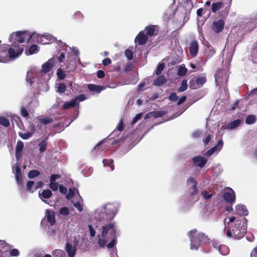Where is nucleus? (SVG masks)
<instances>
[{
    "mask_svg": "<svg viewBox=\"0 0 257 257\" xmlns=\"http://www.w3.org/2000/svg\"><path fill=\"white\" fill-rule=\"evenodd\" d=\"M1 41H0V43ZM23 45H13L3 44L0 46V62L7 63L18 58L24 51Z\"/></svg>",
    "mask_w": 257,
    "mask_h": 257,
    "instance_id": "nucleus-1",
    "label": "nucleus"
},
{
    "mask_svg": "<svg viewBox=\"0 0 257 257\" xmlns=\"http://www.w3.org/2000/svg\"><path fill=\"white\" fill-rule=\"evenodd\" d=\"M94 227L99 229H102L100 235H98V244L99 247L103 248L108 242V239L107 235L108 233H114L116 230L114 222L105 221L102 220H96Z\"/></svg>",
    "mask_w": 257,
    "mask_h": 257,
    "instance_id": "nucleus-2",
    "label": "nucleus"
},
{
    "mask_svg": "<svg viewBox=\"0 0 257 257\" xmlns=\"http://www.w3.org/2000/svg\"><path fill=\"white\" fill-rule=\"evenodd\" d=\"M118 210V206L113 203H107L98 207L94 212V217L96 220L111 221Z\"/></svg>",
    "mask_w": 257,
    "mask_h": 257,
    "instance_id": "nucleus-3",
    "label": "nucleus"
},
{
    "mask_svg": "<svg viewBox=\"0 0 257 257\" xmlns=\"http://www.w3.org/2000/svg\"><path fill=\"white\" fill-rule=\"evenodd\" d=\"M190 241V248L197 250L203 242L208 240L207 236L203 233L198 232L196 229L191 230L188 233Z\"/></svg>",
    "mask_w": 257,
    "mask_h": 257,
    "instance_id": "nucleus-4",
    "label": "nucleus"
},
{
    "mask_svg": "<svg viewBox=\"0 0 257 257\" xmlns=\"http://www.w3.org/2000/svg\"><path fill=\"white\" fill-rule=\"evenodd\" d=\"M36 33L31 34L28 31H17L11 34L9 37V41L13 45H16V43H23L25 42H29L31 39L34 41V38Z\"/></svg>",
    "mask_w": 257,
    "mask_h": 257,
    "instance_id": "nucleus-5",
    "label": "nucleus"
},
{
    "mask_svg": "<svg viewBox=\"0 0 257 257\" xmlns=\"http://www.w3.org/2000/svg\"><path fill=\"white\" fill-rule=\"evenodd\" d=\"M245 218H243L242 221L236 220L234 227L232 229L233 235L230 230H228L226 233L227 236L228 237L232 236L235 239H240L243 237L246 232V226L245 224Z\"/></svg>",
    "mask_w": 257,
    "mask_h": 257,
    "instance_id": "nucleus-6",
    "label": "nucleus"
},
{
    "mask_svg": "<svg viewBox=\"0 0 257 257\" xmlns=\"http://www.w3.org/2000/svg\"><path fill=\"white\" fill-rule=\"evenodd\" d=\"M68 200H71L73 205L80 212L83 210V201L82 197L79 194L78 190L76 188H70L68 193L66 195Z\"/></svg>",
    "mask_w": 257,
    "mask_h": 257,
    "instance_id": "nucleus-7",
    "label": "nucleus"
},
{
    "mask_svg": "<svg viewBox=\"0 0 257 257\" xmlns=\"http://www.w3.org/2000/svg\"><path fill=\"white\" fill-rule=\"evenodd\" d=\"M187 185L189 187L187 194L188 199L191 203H194L199 199L197 188V183L192 177L189 178L187 180Z\"/></svg>",
    "mask_w": 257,
    "mask_h": 257,
    "instance_id": "nucleus-8",
    "label": "nucleus"
},
{
    "mask_svg": "<svg viewBox=\"0 0 257 257\" xmlns=\"http://www.w3.org/2000/svg\"><path fill=\"white\" fill-rule=\"evenodd\" d=\"M54 37L48 33L44 34L42 35L36 33L34 38V41L38 43H41L42 44H48L51 42L54 41Z\"/></svg>",
    "mask_w": 257,
    "mask_h": 257,
    "instance_id": "nucleus-9",
    "label": "nucleus"
},
{
    "mask_svg": "<svg viewBox=\"0 0 257 257\" xmlns=\"http://www.w3.org/2000/svg\"><path fill=\"white\" fill-rule=\"evenodd\" d=\"M223 199L225 202L234 203L235 201V194L234 191L230 188H227L223 193Z\"/></svg>",
    "mask_w": 257,
    "mask_h": 257,
    "instance_id": "nucleus-10",
    "label": "nucleus"
},
{
    "mask_svg": "<svg viewBox=\"0 0 257 257\" xmlns=\"http://www.w3.org/2000/svg\"><path fill=\"white\" fill-rule=\"evenodd\" d=\"M12 246L7 244L6 241L0 240V257H7L8 252L10 250Z\"/></svg>",
    "mask_w": 257,
    "mask_h": 257,
    "instance_id": "nucleus-11",
    "label": "nucleus"
},
{
    "mask_svg": "<svg viewBox=\"0 0 257 257\" xmlns=\"http://www.w3.org/2000/svg\"><path fill=\"white\" fill-rule=\"evenodd\" d=\"M223 145V141L222 140H219L217 144L215 147L205 153L204 156L209 157L214 153L217 154L222 149Z\"/></svg>",
    "mask_w": 257,
    "mask_h": 257,
    "instance_id": "nucleus-12",
    "label": "nucleus"
},
{
    "mask_svg": "<svg viewBox=\"0 0 257 257\" xmlns=\"http://www.w3.org/2000/svg\"><path fill=\"white\" fill-rule=\"evenodd\" d=\"M224 23L223 20H219L213 22L212 26V30L217 33L221 32L224 28Z\"/></svg>",
    "mask_w": 257,
    "mask_h": 257,
    "instance_id": "nucleus-13",
    "label": "nucleus"
},
{
    "mask_svg": "<svg viewBox=\"0 0 257 257\" xmlns=\"http://www.w3.org/2000/svg\"><path fill=\"white\" fill-rule=\"evenodd\" d=\"M192 161L196 166L200 168L203 167L207 163V159L201 156L194 157Z\"/></svg>",
    "mask_w": 257,
    "mask_h": 257,
    "instance_id": "nucleus-14",
    "label": "nucleus"
},
{
    "mask_svg": "<svg viewBox=\"0 0 257 257\" xmlns=\"http://www.w3.org/2000/svg\"><path fill=\"white\" fill-rule=\"evenodd\" d=\"M65 251L67 253L68 257H74L76 254V245L67 242L66 244Z\"/></svg>",
    "mask_w": 257,
    "mask_h": 257,
    "instance_id": "nucleus-15",
    "label": "nucleus"
},
{
    "mask_svg": "<svg viewBox=\"0 0 257 257\" xmlns=\"http://www.w3.org/2000/svg\"><path fill=\"white\" fill-rule=\"evenodd\" d=\"M54 59L53 58L49 59L47 62L43 64L42 66V72L46 73L49 72L50 70L54 67Z\"/></svg>",
    "mask_w": 257,
    "mask_h": 257,
    "instance_id": "nucleus-16",
    "label": "nucleus"
},
{
    "mask_svg": "<svg viewBox=\"0 0 257 257\" xmlns=\"http://www.w3.org/2000/svg\"><path fill=\"white\" fill-rule=\"evenodd\" d=\"M148 40L147 36L145 34L144 31H141L139 33L135 39V42L138 43L140 45L145 44Z\"/></svg>",
    "mask_w": 257,
    "mask_h": 257,
    "instance_id": "nucleus-17",
    "label": "nucleus"
},
{
    "mask_svg": "<svg viewBox=\"0 0 257 257\" xmlns=\"http://www.w3.org/2000/svg\"><path fill=\"white\" fill-rule=\"evenodd\" d=\"M241 123V120L240 119H236L235 120L232 121L230 122H229L225 125L222 126L221 128L226 129V130H234Z\"/></svg>",
    "mask_w": 257,
    "mask_h": 257,
    "instance_id": "nucleus-18",
    "label": "nucleus"
},
{
    "mask_svg": "<svg viewBox=\"0 0 257 257\" xmlns=\"http://www.w3.org/2000/svg\"><path fill=\"white\" fill-rule=\"evenodd\" d=\"M189 51L193 57H195L198 52V43L195 40L191 42L190 45Z\"/></svg>",
    "mask_w": 257,
    "mask_h": 257,
    "instance_id": "nucleus-19",
    "label": "nucleus"
},
{
    "mask_svg": "<svg viewBox=\"0 0 257 257\" xmlns=\"http://www.w3.org/2000/svg\"><path fill=\"white\" fill-rule=\"evenodd\" d=\"M235 213L240 215L246 216L248 214V211L244 205L239 204L235 207Z\"/></svg>",
    "mask_w": 257,
    "mask_h": 257,
    "instance_id": "nucleus-20",
    "label": "nucleus"
},
{
    "mask_svg": "<svg viewBox=\"0 0 257 257\" xmlns=\"http://www.w3.org/2000/svg\"><path fill=\"white\" fill-rule=\"evenodd\" d=\"M13 172L16 175V177L18 183H19L21 180L22 174L21 169L18 164L14 165L12 167Z\"/></svg>",
    "mask_w": 257,
    "mask_h": 257,
    "instance_id": "nucleus-21",
    "label": "nucleus"
},
{
    "mask_svg": "<svg viewBox=\"0 0 257 257\" xmlns=\"http://www.w3.org/2000/svg\"><path fill=\"white\" fill-rule=\"evenodd\" d=\"M46 217L48 222H49L51 225H53L55 222V215L53 211L46 210Z\"/></svg>",
    "mask_w": 257,
    "mask_h": 257,
    "instance_id": "nucleus-22",
    "label": "nucleus"
},
{
    "mask_svg": "<svg viewBox=\"0 0 257 257\" xmlns=\"http://www.w3.org/2000/svg\"><path fill=\"white\" fill-rule=\"evenodd\" d=\"M164 115L163 111H152L146 114L145 119L150 118H158Z\"/></svg>",
    "mask_w": 257,
    "mask_h": 257,
    "instance_id": "nucleus-23",
    "label": "nucleus"
},
{
    "mask_svg": "<svg viewBox=\"0 0 257 257\" xmlns=\"http://www.w3.org/2000/svg\"><path fill=\"white\" fill-rule=\"evenodd\" d=\"M144 31H146L147 35L151 37L156 35L157 34V31L155 26H151L146 27Z\"/></svg>",
    "mask_w": 257,
    "mask_h": 257,
    "instance_id": "nucleus-24",
    "label": "nucleus"
},
{
    "mask_svg": "<svg viewBox=\"0 0 257 257\" xmlns=\"http://www.w3.org/2000/svg\"><path fill=\"white\" fill-rule=\"evenodd\" d=\"M87 87L90 91H95L97 93L100 92L102 90L104 89L103 86L92 84H88Z\"/></svg>",
    "mask_w": 257,
    "mask_h": 257,
    "instance_id": "nucleus-25",
    "label": "nucleus"
},
{
    "mask_svg": "<svg viewBox=\"0 0 257 257\" xmlns=\"http://www.w3.org/2000/svg\"><path fill=\"white\" fill-rule=\"evenodd\" d=\"M107 139H104L103 140L100 142L94 148V150L98 151L99 149L100 151L104 150L109 145L107 144Z\"/></svg>",
    "mask_w": 257,
    "mask_h": 257,
    "instance_id": "nucleus-26",
    "label": "nucleus"
},
{
    "mask_svg": "<svg viewBox=\"0 0 257 257\" xmlns=\"http://www.w3.org/2000/svg\"><path fill=\"white\" fill-rule=\"evenodd\" d=\"M52 193L51 190L49 189L44 190L41 194L39 193V196L44 202L46 203V201H44L43 199L49 198L52 196Z\"/></svg>",
    "mask_w": 257,
    "mask_h": 257,
    "instance_id": "nucleus-27",
    "label": "nucleus"
},
{
    "mask_svg": "<svg viewBox=\"0 0 257 257\" xmlns=\"http://www.w3.org/2000/svg\"><path fill=\"white\" fill-rule=\"evenodd\" d=\"M167 81L166 79L163 76L157 77L153 81V84L157 86H160L165 84Z\"/></svg>",
    "mask_w": 257,
    "mask_h": 257,
    "instance_id": "nucleus-28",
    "label": "nucleus"
},
{
    "mask_svg": "<svg viewBox=\"0 0 257 257\" xmlns=\"http://www.w3.org/2000/svg\"><path fill=\"white\" fill-rule=\"evenodd\" d=\"M218 250L219 253L223 255H226L228 254L229 252L228 247L225 245H219Z\"/></svg>",
    "mask_w": 257,
    "mask_h": 257,
    "instance_id": "nucleus-29",
    "label": "nucleus"
},
{
    "mask_svg": "<svg viewBox=\"0 0 257 257\" xmlns=\"http://www.w3.org/2000/svg\"><path fill=\"white\" fill-rule=\"evenodd\" d=\"M35 78L34 77V72L32 70L28 71L27 72V75L26 80L31 85L35 81Z\"/></svg>",
    "mask_w": 257,
    "mask_h": 257,
    "instance_id": "nucleus-30",
    "label": "nucleus"
},
{
    "mask_svg": "<svg viewBox=\"0 0 257 257\" xmlns=\"http://www.w3.org/2000/svg\"><path fill=\"white\" fill-rule=\"evenodd\" d=\"M47 138H46L45 139L41 141L38 144V146L39 148V150L41 153L44 152L46 149L47 146Z\"/></svg>",
    "mask_w": 257,
    "mask_h": 257,
    "instance_id": "nucleus-31",
    "label": "nucleus"
},
{
    "mask_svg": "<svg viewBox=\"0 0 257 257\" xmlns=\"http://www.w3.org/2000/svg\"><path fill=\"white\" fill-rule=\"evenodd\" d=\"M256 120V116L253 114L248 115L245 119V122L247 124L254 123Z\"/></svg>",
    "mask_w": 257,
    "mask_h": 257,
    "instance_id": "nucleus-32",
    "label": "nucleus"
},
{
    "mask_svg": "<svg viewBox=\"0 0 257 257\" xmlns=\"http://www.w3.org/2000/svg\"><path fill=\"white\" fill-rule=\"evenodd\" d=\"M77 104L76 103V99H72L69 102H66L63 104V108L64 109H68L70 107H73L76 105Z\"/></svg>",
    "mask_w": 257,
    "mask_h": 257,
    "instance_id": "nucleus-33",
    "label": "nucleus"
},
{
    "mask_svg": "<svg viewBox=\"0 0 257 257\" xmlns=\"http://www.w3.org/2000/svg\"><path fill=\"white\" fill-rule=\"evenodd\" d=\"M223 6V4L222 2H217L216 3H213L212 5V11L213 13H215L217 11L221 9Z\"/></svg>",
    "mask_w": 257,
    "mask_h": 257,
    "instance_id": "nucleus-34",
    "label": "nucleus"
},
{
    "mask_svg": "<svg viewBox=\"0 0 257 257\" xmlns=\"http://www.w3.org/2000/svg\"><path fill=\"white\" fill-rule=\"evenodd\" d=\"M54 257H66V254L64 251L61 249H55L52 252Z\"/></svg>",
    "mask_w": 257,
    "mask_h": 257,
    "instance_id": "nucleus-35",
    "label": "nucleus"
},
{
    "mask_svg": "<svg viewBox=\"0 0 257 257\" xmlns=\"http://www.w3.org/2000/svg\"><path fill=\"white\" fill-rule=\"evenodd\" d=\"M200 195L202 197V198L204 199L205 200L209 199L212 196V193H210L209 192L206 190L202 191L200 193Z\"/></svg>",
    "mask_w": 257,
    "mask_h": 257,
    "instance_id": "nucleus-36",
    "label": "nucleus"
},
{
    "mask_svg": "<svg viewBox=\"0 0 257 257\" xmlns=\"http://www.w3.org/2000/svg\"><path fill=\"white\" fill-rule=\"evenodd\" d=\"M187 81L186 79H184L182 81L181 85L178 88V91L180 92H183L187 89Z\"/></svg>",
    "mask_w": 257,
    "mask_h": 257,
    "instance_id": "nucleus-37",
    "label": "nucleus"
},
{
    "mask_svg": "<svg viewBox=\"0 0 257 257\" xmlns=\"http://www.w3.org/2000/svg\"><path fill=\"white\" fill-rule=\"evenodd\" d=\"M103 165L104 166H109L111 168V171H113L114 169V166L113 165V160L111 159L107 160L104 159L103 160Z\"/></svg>",
    "mask_w": 257,
    "mask_h": 257,
    "instance_id": "nucleus-38",
    "label": "nucleus"
},
{
    "mask_svg": "<svg viewBox=\"0 0 257 257\" xmlns=\"http://www.w3.org/2000/svg\"><path fill=\"white\" fill-rule=\"evenodd\" d=\"M206 81V78L205 77H200L196 79L195 81L196 84V85L198 87H200L202 86Z\"/></svg>",
    "mask_w": 257,
    "mask_h": 257,
    "instance_id": "nucleus-39",
    "label": "nucleus"
},
{
    "mask_svg": "<svg viewBox=\"0 0 257 257\" xmlns=\"http://www.w3.org/2000/svg\"><path fill=\"white\" fill-rule=\"evenodd\" d=\"M28 51L30 55L37 53L39 51L38 46L36 45L31 46L29 49Z\"/></svg>",
    "mask_w": 257,
    "mask_h": 257,
    "instance_id": "nucleus-40",
    "label": "nucleus"
},
{
    "mask_svg": "<svg viewBox=\"0 0 257 257\" xmlns=\"http://www.w3.org/2000/svg\"><path fill=\"white\" fill-rule=\"evenodd\" d=\"M0 124L4 126H8L10 125V121L6 117L0 116Z\"/></svg>",
    "mask_w": 257,
    "mask_h": 257,
    "instance_id": "nucleus-41",
    "label": "nucleus"
},
{
    "mask_svg": "<svg viewBox=\"0 0 257 257\" xmlns=\"http://www.w3.org/2000/svg\"><path fill=\"white\" fill-rule=\"evenodd\" d=\"M19 135L23 140H27L32 136L33 133L31 132H27L24 134L20 133Z\"/></svg>",
    "mask_w": 257,
    "mask_h": 257,
    "instance_id": "nucleus-42",
    "label": "nucleus"
},
{
    "mask_svg": "<svg viewBox=\"0 0 257 257\" xmlns=\"http://www.w3.org/2000/svg\"><path fill=\"white\" fill-rule=\"evenodd\" d=\"M165 67V64L164 63H160L156 70V74L157 75H159Z\"/></svg>",
    "mask_w": 257,
    "mask_h": 257,
    "instance_id": "nucleus-43",
    "label": "nucleus"
},
{
    "mask_svg": "<svg viewBox=\"0 0 257 257\" xmlns=\"http://www.w3.org/2000/svg\"><path fill=\"white\" fill-rule=\"evenodd\" d=\"M34 185V182L32 181H29L26 185V189L28 191L33 193L34 189H33V186Z\"/></svg>",
    "mask_w": 257,
    "mask_h": 257,
    "instance_id": "nucleus-44",
    "label": "nucleus"
},
{
    "mask_svg": "<svg viewBox=\"0 0 257 257\" xmlns=\"http://www.w3.org/2000/svg\"><path fill=\"white\" fill-rule=\"evenodd\" d=\"M187 69L183 66L181 65L178 69V74L179 76H184L187 73Z\"/></svg>",
    "mask_w": 257,
    "mask_h": 257,
    "instance_id": "nucleus-45",
    "label": "nucleus"
},
{
    "mask_svg": "<svg viewBox=\"0 0 257 257\" xmlns=\"http://www.w3.org/2000/svg\"><path fill=\"white\" fill-rule=\"evenodd\" d=\"M41 123L46 125L52 122L53 119L52 118L49 117H46L40 119Z\"/></svg>",
    "mask_w": 257,
    "mask_h": 257,
    "instance_id": "nucleus-46",
    "label": "nucleus"
},
{
    "mask_svg": "<svg viewBox=\"0 0 257 257\" xmlns=\"http://www.w3.org/2000/svg\"><path fill=\"white\" fill-rule=\"evenodd\" d=\"M40 175V172L36 170H32L29 172L28 177L29 178H33L35 177L38 176Z\"/></svg>",
    "mask_w": 257,
    "mask_h": 257,
    "instance_id": "nucleus-47",
    "label": "nucleus"
},
{
    "mask_svg": "<svg viewBox=\"0 0 257 257\" xmlns=\"http://www.w3.org/2000/svg\"><path fill=\"white\" fill-rule=\"evenodd\" d=\"M59 213L61 215L66 216L69 214V210L67 207H64L60 209Z\"/></svg>",
    "mask_w": 257,
    "mask_h": 257,
    "instance_id": "nucleus-48",
    "label": "nucleus"
},
{
    "mask_svg": "<svg viewBox=\"0 0 257 257\" xmlns=\"http://www.w3.org/2000/svg\"><path fill=\"white\" fill-rule=\"evenodd\" d=\"M71 59V57L68 58L67 60V63L68 65L67 67L72 69L75 67V63L74 61H72Z\"/></svg>",
    "mask_w": 257,
    "mask_h": 257,
    "instance_id": "nucleus-49",
    "label": "nucleus"
},
{
    "mask_svg": "<svg viewBox=\"0 0 257 257\" xmlns=\"http://www.w3.org/2000/svg\"><path fill=\"white\" fill-rule=\"evenodd\" d=\"M24 148V144L23 143L19 141L17 142V146L16 147V151L17 152H22Z\"/></svg>",
    "mask_w": 257,
    "mask_h": 257,
    "instance_id": "nucleus-50",
    "label": "nucleus"
},
{
    "mask_svg": "<svg viewBox=\"0 0 257 257\" xmlns=\"http://www.w3.org/2000/svg\"><path fill=\"white\" fill-rule=\"evenodd\" d=\"M59 186V184L57 182H50V183L49 184V187L53 190V191H56L57 190Z\"/></svg>",
    "mask_w": 257,
    "mask_h": 257,
    "instance_id": "nucleus-51",
    "label": "nucleus"
},
{
    "mask_svg": "<svg viewBox=\"0 0 257 257\" xmlns=\"http://www.w3.org/2000/svg\"><path fill=\"white\" fill-rule=\"evenodd\" d=\"M143 115L142 113H140L137 114L135 117L133 118L132 121L131 122V124L132 125L135 124L137 122L141 119Z\"/></svg>",
    "mask_w": 257,
    "mask_h": 257,
    "instance_id": "nucleus-52",
    "label": "nucleus"
},
{
    "mask_svg": "<svg viewBox=\"0 0 257 257\" xmlns=\"http://www.w3.org/2000/svg\"><path fill=\"white\" fill-rule=\"evenodd\" d=\"M66 90V86L64 84H60L57 87V91L60 93H64Z\"/></svg>",
    "mask_w": 257,
    "mask_h": 257,
    "instance_id": "nucleus-53",
    "label": "nucleus"
},
{
    "mask_svg": "<svg viewBox=\"0 0 257 257\" xmlns=\"http://www.w3.org/2000/svg\"><path fill=\"white\" fill-rule=\"evenodd\" d=\"M124 54H125V56H126V57H127V58L128 59V60H132L133 59V53H132V51L129 49H127L125 51V52H124Z\"/></svg>",
    "mask_w": 257,
    "mask_h": 257,
    "instance_id": "nucleus-54",
    "label": "nucleus"
},
{
    "mask_svg": "<svg viewBox=\"0 0 257 257\" xmlns=\"http://www.w3.org/2000/svg\"><path fill=\"white\" fill-rule=\"evenodd\" d=\"M57 74L58 77L60 79H63L65 77V74L64 72L60 69H59L57 70Z\"/></svg>",
    "mask_w": 257,
    "mask_h": 257,
    "instance_id": "nucleus-55",
    "label": "nucleus"
},
{
    "mask_svg": "<svg viewBox=\"0 0 257 257\" xmlns=\"http://www.w3.org/2000/svg\"><path fill=\"white\" fill-rule=\"evenodd\" d=\"M73 99H76V103L77 104V102L78 100L82 101L86 99V97L84 94H80L74 98Z\"/></svg>",
    "mask_w": 257,
    "mask_h": 257,
    "instance_id": "nucleus-56",
    "label": "nucleus"
},
{
    "mask_svg": "<svg viewBox=\"0 0 257 257\" xmlns=\"http://www.w3.org/2000/svg\"><path fill=\"white\" fill-rule=\"evenodd\" d=\"M69 48V50H70L71 52H72L73 53L74 55L78 56L79 54V50L77 48L75 47L71 48L70 47Z\"/></svg>",
    "mask_w": 257,
    "mask_h": 257,
    "instance_id": "nucleus-57",
    "label": "nucleus"
},
{
    "mask_svg": "<svg viewBox=\"0 0 257 257\" xmlns=\"http://www.w3.org/2000/svg\"><path fill=\"white\" fill-rule=\"evenodd\" d=\"M10 253L11 256H17L19 254V251L17 249H11Z\"/></svg>",
    "mask_w": 257,
    "mask_h": 257,
    "instance_id": "nucleus-58",
    "label": "nucleus"
},
{
    "mask_svg": "<svg viewBox=\"0 0 257 257\" xmlns=\"http://www.w3.org/2000/svg\"><path fill=\"white\" fill-rule=\"evenodd\" d=\"M88 228L90 231V235L94 237L95 235L96 231L92 225H88Z\"/></svg>",
    "mask_w": 257,
    "mask_h": 257,
    "instance_id": "nucleus-59",
    "label": "nucleus"
},
{
    "mask_svg": "<svg viewBox=\"0 0 257 257\" xmlns=\"http://www.w3.org/2000/svg\"><path fill=\"white\" fill-rule=\"evenodd\" d=\"M21 114L23 116L25 117H26L28 116V111L27 110L26 108H25L24 107H22L21 108Z\"/></svg>",
    "mask_w": 257,
    "mask_h": 257,
    "instance_id": "nucleus-60",
    "label": "nucleus"
},
{
    "mask_svg": "<svg viewBox=\"0 0 257 257\" xmlns=\"http://www.w3.org/2000/svg\"><path fill=\"white\" fill-rule=\"evenodd\" d=\"M209 243L215 248H218L219 245H220L218 241L214 240L209 242Z\"/></svg>",
    "mask_w": 257,
    "mask_h": 257,
    "instance_id": "nucleus-61",
    "label": "nucleus"
},
{
    "mask_svg": "<svg viewBox=\"0 0 257 257\" xmlns=\"http://www.w3.org/2000/svg\"><path fill=\"white\" fill-rule=\"evenodd\" d=\"M123 128V121L122 119H121L119 122L118 123L116 129L119 131H122Z\"/></svg>",
    "mask_w": 257,
    "mask_h": 257,
    "instance_id": "nucleus-62",
    "label": "nucleus"
},
{
    "mask_svg": "<svg viewBox=\"0 0 257 257\" xmlns=\"http://www.w3.org/2000/svg\"><path fill=\"white\" fill-rule=\"evenodd\" d=\"M178 99V97L175 93H172L169 96V99L173 101H176Z\"/></svg>",
    "mask_w": 257,
    "mask_h": 257,
    "instance_id": "nucleus-63",
    "label": "nucleus"
},
{
    "mask_svg": "<svg viewBox=\"0 0 257 257\" xmlns=\"http://www.w3.org/2000/svg\"><path fill=\"white\" fill-rule=\"evenodd\" d=\"M74 16L75 18H77L79 20H82L83 19V16L82 14L79 11L76 12L74 14Z\"/></svg>",
    "mask_w": 257,
    "mask_h": 257,
    "instance_id": "nucleus-64",
    "label": "nucleus"
}]
</instances>
